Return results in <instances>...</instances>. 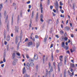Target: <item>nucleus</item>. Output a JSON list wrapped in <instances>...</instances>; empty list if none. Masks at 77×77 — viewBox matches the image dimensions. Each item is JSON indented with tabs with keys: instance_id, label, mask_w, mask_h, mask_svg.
<instances>
[{
	"instance_id": "obj_41",
	"label": "nucleus",
	"mask_w": 77,
	"mask_h": 77,
	"mask_svg": "<svg viewBox=\"0 0 77 77\" xmlns=\"http://www.w3.org/2000/svg\"><path fill=\"white\" fill-rule=\"evenodd\" d=\"M29 40V39L27 38H26L25 40V42H27L28 40Z\"/></svg>"
},
{
	"instance_id": "obj_2",
	"label": "nucleus",
	"mask_w": 77,
	"mask_h": 77,
	"mask_svg": "<svg viewBox=\"0 0 77 77\" xmlns=\"http://www.w3.org/2000/svg\"><path fill=\"white\" fill-rule=\"evenodd\" d=\"M54 5H55V6L56 8V10L57 11V12H58V2H57V1L56 2V3L54 4Z\"/></svg>"
},
{
	"instance_id": "obj_53",
	"label": "nucleus",
	"mask_w": 77,
	"mask_h": 77,
	"mask_svg": "<svg viewBox=\"0 0 77 77\" xmlns=\"http://www.w3.org/2000/svg\"><path fill=\"white\" fill-rule=\"evenodd\" d=\"M26 3H27V4H29V3H30V1H29L28 2H27Z\"/></svg>"
},
{
	"instance_id": "obj_27",
	"label": "nucleus",
	"mask_w": 77,
	"mask_h": 77,
	"mask_svg": "<svg viewBox=\"0 0 77 77\" xmlns=\"http://www.w3.org/2000/svg\"><path fill=\"white\" fill-rule=\"evenodd\" d=\"M70 65L72 68H74V64L73 63H71Z\"/></svg>"
},
{
	"instance_id": "obj_57",
	"label": "nucleus",
	"mask_w": 77,
	"mask_h": 77,
	"mask_svg": "<svg viewBox=\"0 0 77 77\" xmlns=\"http://www.w3.org/2000/svg\"><path fill=\"white\" fill-rule=\"evenodd\" d=\"M60 11H61V13H62L63 14L64 13V11L62 10H60Z\"/></svg>"
},
{
	"instance_id": "obj_3",
	"label": "nucleus",
	"mask_w": 77,
	"mask_h": 77,
	"mask_svg": "<svg viewBox=\"0 0 77 77\" xmlns=\"http://www.w3.org/2000/svg\"><path fill=\"white\" fill-rule=\"evenodd\" d=\"M38 18H39V14H38V12L36 14V16L35 17L36 22H38Z\"/></svg>"
},
{
	"instance_id": "obj_18",
	"label": "nucleus",
	"mask_w": 77,
	"mask_h": 77,
	"mask_svg": "<svg viewBox=\"0 0 77 77\" xmlns=\"http://www.w3.org/2000/svg\"><path fill=\"white\" fill-rule=\"evenodd\" d=\"M65 29H66V30L68 31L69 30V29H70V28H69V27H68V26H66V27H65Z\"/></svg>"
},
{
	"instance_id": "obj_62",
	"label": "nucleus",
	"mask_w": 77,
	"mask_h": 77,
	"mask_svg": "<svg viewBox=\"0 0 77 77\" xmlns=\"http://www.w3.org/2000/svg\"><path fill=\"white\" fill-rule=\"evenodd\" d=\"M31 7H32V6H31V5H29V9H30V8H31Z\"/></svg>"
},
{
	"instance_id": "obj_8",
	"label": "nucleus",
	"mask_w": 77,
	"mask_h": 77,
	"mask_svg": "<svg viewBox=\"0 0 77 77\" xmlns=\"http://www.w3.org/2000/svg\"><path fill=\"white\" fill-rule=\"evenodd\" d=\"M33 44V43L32 42H29L28 43V47H29V46H30V45H32Z\"/></svg>"
},
{
	"instance_id": "obj_30",
	"label": "nucleus",
	"mask_w": 77,
	"mask_h": 77,
	"mask_svg": "<svg viewBox=\"0 0 77 77\" xmlns=\"http://www.w3.org/2000/svg\"><path fill=\"white\" fill-rule=\"evenodd\" d=\"M54 59V58L53 57V54L51 55V60L52 61H53V59Z\"/></svg>"
},
{
	"instance_id": "obj_34",
	"label": "nucleus",
	"mask_w": 77,
	"mask_h": 77,
	"mask_svg": "<svg viewBox=\"0 0 77 77\" xmlns=\"http://www.w3.org/2000/svg\"><path fill=\"white\" fill-rule=\"evenodd\" d=\"M40 18H44L43 17V14H41L40 15Z\"/></svg>"
},
{
	"instance_id": "obj_33",
	"label": "nucleus",
	"mask_w": 77,
	"mask_h": 77,
	"mask_svg": "<svg viewBox=\"0 0 77 77\" xmlns=\"http://www.w3.org/2000/svg\"><path fill=\"white\" fill-rule=\"evenodd\" d=\"M50 0H48L47 3H48V5H50Z\"/></svg>"
},
{
	"instance_id": "obj_15",
	"label": "nucleus",
	"mask_w": 77,
	"mask_h": 77,
	"mask_svg": "<svg viewBox=\"0 0 77 77\" xmlns=\"http://www.w3.org/2000/svg\"><path fill=\"white\" fill-rule=\"evenodd\" d=\"M32 24V19H31L30 21V24L29 25V27H32V25H31V24Z\"/></svg>"
},
{
	"instance_id": "obj_40",
	"label": "nucleus",
	"mask_w": 77,
	"mask_h": 77,
	"mask_svg": "<svg viewBox=\"0 0 77 77\" xmlns=\"http://www.w3.org/2000/svg\"><path fill=\"white\" fill-rule=\"evenodd\" d=\"M28 61L29 62H32L33 60H31V59H30Z\"/></svg>"
},
{
	"instance_id": "obj_10",
	"label": "nucleus",
	"mask_w": 77,
	"mask_h": 77,
	"mask_svg": "<svg viewBox=\"0 0 77 77\" xmlns=\"http://www.w3.org/2000/svg\"><path fill=\"white\" fill-rule=\"evenodd\" d=\"M23 74H24V73H25V72L26 71V67H23Z\"/></svg>"
},
{
	"instance_id": "obj_14",
	"label": "nucleus",
	"mask_w": 77,
	"mask_h": 77,
	"mask_svg": "<svg viewBox=\"0 0 77 77\" xmlns=\"http://www.w3.org/2000/svg\"><path fill=\"white\" fill-rule=\"evenodd\" d=\"M20 22V15H18L17 17V24H19Z\"/></svg>"
},
{
	"instance_id": "obj_52",
	"label": "nucleus",
	"mask_w": 77,
	"mask_h": 77,
	"mask_svg": "<svg viewBox=\"0 0 77 77\" xmlns=\"http://www.w3.org/2000/svg\"><path fill=\"white\" fill-rule=\"evenodd\" d=\"M65 48H66V50H68V46H65Z\"/></svg>"
},
{
	"instance_id": "obj_28",
	"label": "nucleus",
	"mask_w": 77,
	"mask_h": 77,
	"mask_svg": "<svg viewBox=\"0 0 77 77\" xmlns=\"http://www.w3.org/2000/svg\"><path fill=\"white\" fill-rule=\"evenodd\" d=\"M8 15H7L6 16V17L5 19V22H6L7 21V20H8Z\"/></svg>"
},
{
	"instance_id": "obj_46",
	"label": "nucleus",
	"mask_w": 77,
	"mask_h": 77,
	"mask_svg": "<svg viewBox=\"0 0 77 77\" xmlns=\"http://www.w3.org/2000/svg\"><path fill=\"white\" fill-rule=\"evenodd\" d=\"M35 38H36V39H38L39 38V36L37 35H35Z\"/></svg>"
},
{
	"instance_id": "obj_60",
	"label": "nucleus",
	"mask_w": 77,
	"mask_h": 77,
	"mask_svg": "<svg viewBox=\"0 0 77 77\" xmlns=\"http://www.w3.org/2000/svg\"><path fill=\"white\" fill-rule=\"evenodd\" d=\"M70 69H71V70H70V71H71V72H74L73 71H74V70H73L72 69H71V68H70Z\"/></svg>"
},
{
	"instance_id": "obj_32",
	"label": "nucleus",
	"mask_w": 77,
	"mask_h": 77,
	"mask_svg": "<svg viewBox=\"0 0 77 77\" xmlns=\"http://www.w3.org/2000/svg\"><path fill=\"white\" fill-rule=\"evenodd\" d=\"M39 44L38 43H37L36 47L37 48H38V47H39Z\"/></svg>"
},
{
	"instance_id": "obj_45",
	"label": "nucleus",
	"mask_w": 77,
	"mask_h": 77,
	"mask_svg": "<svg viewBox=\"0 0 77 77\" xmlns=\"http://www.w3.org/2000/svg\"><path fill=\"white\" fill-rule=\"evenodd\" d=\"M64 39L65 40V41H66L67 40H68V38H67V37H65L64 38Z\"/></svg>"
},
{
	"instance_id": "obj_21",
	"label": "nucleus",
	"mask_w": 77,
	"mask_h": 77,
	"mask_svg": "<svg viewBox=\"0 0 77 77\" xmlns=\"http://www.w3.org/2000/svg\"><path fill=\"white\" fill-rule=\"evenodd\" d=\"M62 47L63 48L64 47H65V42H63L62 44Z\"/></svg>"
},
{
	"instance_id": "obj_25",
	"label": "nucleus",
	"mask_w": 77,
	"mask_h": 77,
	"mask_svg": "<svg viewBox=\"0 0 77 77\" xmlns=\"http://www.w3.org/2000/svg\"><path fill=\"white\" fill-rule=\"evenodd\" d=\"M53 66H51V68L50 71H50L51 72H53Z\"/></svg>"
},
{
	"instance_id": "obj_51",
	"label": "nucleus",
	"mask_w": 77,
	"mask_h": 77,
	"mask_svg": "<svg viewBox=\"0 0 77 77\" xmlns=\"http://www.w3.org/2000/svg\"><path fill=\"white\" fill-rule=\"evenodd\" d=\"M13 17H12V22H11V24L12 25V24H13Z\"/></svg>"
},
{
	"instance_id": "obj_42",
	"label": "nucleus",
	"mask_w": 77,
	"mask_h": 77,
	"mask_svg": "<svg viewBox=\"0 0 77 77\" xmlns=\"http://www.w3.org/2000/svg\"><path fill=\"white\" fill-rule=\"evenodd\" d=\"M16 54L17 55V56H20V54L19 53H17Z\"/></svg>"
},
{
	"instance_id": "obj_23",
	"label": "nucleus",
	"mask_w": 77,
	"mask_h": 77,
	"mask_svg": "<svg viewBox=\"0 0 77 77\" xmlns=\"http://www.w3.org/2000/svg\"><path fill=\"white\" fill-rule=\"evenodd\" d=\"M23 77H30V75H27V74H26Z\"/></svg>"
},
{
	"instance_id": "obj_36",
	"label": "nucleus",
	"mask_w": 77,
	"mask_h": 77,
	"mask_svg": "<svg viewBox=\"0 0 77 77\" xmlns=\"http://www.w3.org/2000/svg\"><path fill=\"white\" fill-rule=\"evenodd\" d=\"M49 68H50V67H51V63H50V62L49 63Z\"/></svg>"
},
{
	"instance_id": "obj_44",
	"label": "nucleus",
	"mask_w": 77,
	"mask_h": 77,
	"mask_svg": "<svg viewBox=\"0 0 77 77\" xmlns=\"http://www.w3.org/2000/svg\"><path fill=\"white\" fill-rule=\"evenodd\" d=\"M43 63H44V62H45V58H43Z\"/></svg>"
},
{
	"instance_id": "obj_37",
	"label": "nucleus",
	"mask_w": 77,
	"mask_h": 77,
	"mask_svg": "<svg viewBox=\"0 0 77 77\" xmlns=\"http://www.w3.org/2000/svg\"><path fill=\"white\" fill-rule=\"evenodd\" d=\"M4 16L6 17V11H4Z\"/></svg>"
},
{
	"instance_id": "obj_7",
	"label": "nucleus",
	"mask_w": 77,
	"mask_h": 77,
	"mask_svg": "<svg viewBox=\"0 0 77 77\" xmlns=\"http://www.w3.org/2000/svg\"><path fill=\"white\" fill-rule=\"evenodd\" d=\"M40 7H41V13L42 14V12H43V10L42 9H43V7H42V4H40Z\"/></svg>"
},
{
	"instance_id": "obj_22",
	"label": "nucleus",
	"mask_w": 77,
	"mask_h": 77,
	"mask_svg": "<svg viewBox=\"0 0 77 77\" xmlns=\"http://www.w3.org/2000/svg\"><path fill=\"white\" fill-rule=\"evenodd\" d=\"M19 46H20V42H19L17 45V50H19Z\"/></svg>"
},
{
	"instance_id": "obj_6",
	"label": "nucleus",
	"mask_w": 77,
	"mask_h": 77,
	"mask_svg": "<svg viewBox=\"0 0 77 77\" xmlns=\"http://www.w3.org/2000/svg\"><path fill=\"white\" fill-rule=\"evenodd\" d=\"M67 59V57L66 56H65L64 57V64L65 65H66V60Z\"/></svg>"
},
{
	"instance_id": "obj_64",
	"label": "nucleus",
	"mask_w": 77,
	"mask_h": 77,
	"mask_svg": "<svg viewBox=\"0 0 77 77\" xmlns=\"http://www.w3.org/2000/svg\"><path fill=\"white\" fill-rule=\"evenodd\" d=\"M70 51L71 52H72V53L73 52V51L72 49H70Z\"/></svg>"
},
{
	"instance_id": "obj_9",
	"label": "nucleus",
	"mask_w": 77,
	"mask_h": 77,
	"mask_svg": "<svg viewBox=\"0 0 77 77\" xmlns=\"http://www.w3.org/2000/svg\"><path fill=\"white\" fill-rule=\"evenodd\" d=\"M15 38V43L16 44H17V43H18V36H16Z\"/></svg>"
},
{
	"instance_id": "obj_17",
	"label": "nucleus",
	"mask_w": 77,
	"mask_h": 77,
	"mask_svg": "<svg viewBox=\"0 0 77 77\" xmlns=\"http://www.w3.org/2000/svg\"><path fill=\"white\" fill-rule=\"evenodd\" d=\"M22 30L21 31V33H20V41L21 42V40L22 39V35H21V34H22Z\"/></svg>"
},
{
	"instance_id": "obj_39",
	"label": "nucleus",
	"mask_w": 77,
	"mask_h": 77,
	"mask_svg": "<svg viewBox=\"0 0 77 77\" xmlns=\"http://www.w3.org/2000/svg\"><path fill=\"white\" fill-rule=\"evenodd\" d=\"M53 6L51 5L50 6V8L51 9V10H52V9H53Z\"/></svg>"
},
{
	"instance_id": "obj_26",
	"label": "nucleus",
	"mask_w": 77,
	"mask_h": 77,
	"mask_svg": "<svg viewBox=\"0 0 77 77\" xmlns=\"http://www.w3.org/2000/svg\"><path fill=\"white\" fill-rule=\"evenodd\" d=\"M60 35H63V34L64 33V32H63L62 30L60 31Z\"/></svg>"
},
{
	"instance_id": "obj_59",
	"label": "nucleus",
	"mask_w": 77,
	"mask_h": 77,
	"mask_svg": "<svg viewBox=\"0 0 77 77\" xmlns=\"http://www.w3.org/2000/svg\"><path fill=\"white\" fill-rule=\"evenodd\" d=\"M26 57L27 59H29V55L27 54L26 55Z\"/></svg>"
},
{
	"instance_id": "obj_4",
	"label": "nucleus",
	"mask_w": 77,
	"mask_h": 77,
	"mask_svg": "<svg viewBox=\"0 0 77 77\" xmlns=\"http://www.w3.org/2000/svg\"><path fill=\"white\" fill-rule=\"evenodd\" d=\"M47 38H48V35H47L45 36L43 41V42L45 44H46V42H47Z\"/></svg>"
},
{
	"instance_id": "obj_11",
	"label": "nucleus",
	"mask_w": 77,
	"mask_h": 77,
	"mask_svg": "<svg viewBox=\"0 0 77 77\" xmlns=\"http://www.w3.org/2000/svg\"><path fill=\"white\" fill-rule=\"evenodd\" d=\"M2 8H3V4H0V12L2 11Z\"/></svg>"
},
{
	"instance_id": "obj_31",
	"label": "nucleus",
	"mask_w": 77,
	"mask_h": 77,
	"mask_svg": "<svg viewBox=\"0 0 77 77\" xmlns=\"http://www.w3.org/2000/svg\"><path fill=\"white\" fill-rule=\"evenodd\" d=\"M13 65H16V62L14 61L13 62Z\"/></svg>"
},
{
	"instance_id": "obj_58",
	"label": "nucleus",
	"mask_w": 77,
	"mask_h": 77,
	"mask_svg": "<svg viewBox=\"0 0 77 77\" xmlns=\"http://www.w3.org/2000/svg\"><path fill=\"white\" fill-rule=\"evenodd\" d=\"M7 43H8V42H6V41H5L4 44H5V45H7Z\"/></svg>"
},
{
	"instance_id": "obj_50",
	"label": "nucleus",
	"mask_w": 77,
	"mask_h": 77,
	"mask_svg": "<svg viewBox=\"0 0 77 77\" xmlns=\"http://www.w3.org/2000/svg\"><path fill=\"white\" fill-rule=\"evenodd\" d=\"M36 69L38 70V65H37L36 66Z\"/></svg>"
},
{
	"instance_id": "obj_35",
	"label": "nucleus",
	"mask_w": 77,
	"mask_h": 77,
	"mask_svg": "<svg viewBox=\"0 0 77 77\" xmlns=\"http://www.w3.org/2000/svg\"><path fill=\"white\" fill-rule=\"evenodd\" d=\"M58 23H59V19H58L57 20L56 24H57Z\"/></svg>"
},
{
	"instance_id": "obj_19",
	"label": "nucleus",
	"mask_w": 77,
	"mask_h": 77,
	"mask_svg": "<svg viewBox=\"0 0 77 77\" xmlns=\"http://www.w3.org/2000/svg\"><path fill=\"white\" fill-rule=\"evenodd\" d=\"M60 63H59L58 64V70L59 72H60V66H59V64Z\"/></svg>"
},
{
	"instance_id": "obj_20",
	"label": "nucleus",
	"mask_w": 77,
	"mask_h": 77,
	"mask_svg": "<svg viewBox=\"0 0 77 77\" xmlns=\"http://www.w3.org/2000/svg\"><path fill=\"white\" fill-rule=\"evenodd\" d=\"M75 3H74L72 5V8L74 10H75Z\"/></svg>"
},
{
	"instance_id": "obj_16",
	"label": "nucleus",
	"mask_w": 77,
	"mask_h": 77,
	"mask_svg": "<svg viewBox=\"0 0 77 77\" xmlns=\"http://www.w3.org/2000/svg\"><path fill=\"white\" fill-rule=\"evenodd\" d=\"M7 40L8 41H10V36L8 35L7 37Z\"/></svg>"
},
{
	"instance_id": "obj_38",
	"label": "nucleus",
	"mask_w": 77,
	"mask_h": 77,
	"mask_svg": "<svg viewBox=\"0 0 77 77\" xmlns=\"http://www.w3.org/2000/svg\"><path fill=\"white\" fill-rule=\"evenodd\" d=\"M7 50L8 51H9V45L7 46Z\"/></svg>"
},
{
	"instance_id": "obj_29",
	"label": "nucleus",
	"mask_w": 77,
	"mask_h": 77,
	"mask_svg": "<svg viewBox=\"0 0 77 77\" xmlns=\"http://www.w3.org/2000/svg\"><path fill=\"white\" fill-rule=\"evenodd\" d=\"M4 38H6V31H4Z\"/></svg>"
},
{
	"instance_id": "obj_47",
	"label": "nucleus",
	"mask_w": 77,
	"mask_h": 77,
	"mask_svg": "<svg viewBox=\"0 0 77 77\" xmlns=\"http://www.w3.org/2000/svg\"><path fill=\"white\" fill-rule=\"evenodd\" d=\"M66 53H68V54H70V52H69V51H66Z\"/></svg>"
},
{
	"instance_id": "obj_24",
	"label": "nucleus",
	"mask_w": 77,
	"mask_h": 77,
	"mask_svg": "<svg viewBox=\"0 0 77 77\" xmlns=\"http://www.w3.org/2000/svg\"><path fill=\"white\" fill-rule=\"evenodd\" d=\"M34 59L35 60H37L38 59V57H36V56L35 55L34 57Z\"/></svg>"
},
{
	"instance_id": "obj_56",
	"label": "nucleus",
	"mask_w": 77,
	"mask_h": 77,
	"mask_svg": "<svg viewBox=\"0 0 77 77\" xmlns=\"http://www.w3.org/2000/svg\"><path fill=\"white\" fill-rule=\"evenodd\" d=\"M3 61L4 62H6V60L5 59V58H3Z\"/></svg>"
},
{
	"instance_id": "obj_48",
	"label": "nucleus",
	"mask_w": 77,
	"mask_h": 77,
	"mask_svg": "<svg viewBox=\"0 0 77 77\" xmlns=\"http://www.w3.org/2000/svg\"><path fill=\"white\" fill-rule=\"evenodd\" d=\"M40 21L42 22H44V20H43V19L42 18H40Z\"/></svg>"
},
{
	"instance_id": "obj_54",
	"label": "nucleus",
	"mask_w": 77,
	"mask_h": 77,
	"mask_svg": "<svg viewBox=\"0 0 77 77\" xmlns=\"http://www.w3.org/2000/svg\"><path fill=\"white\" fill-rule=\"evenodd\" d=\"M60 6H62V2L61 1L60 2Z\"/></svg>"
},
{
	"instance_id": "obj_55",
	"label": "nucleus",
	"mask_w": 77,
	"mask_h": 77,
	"mask_svg": "<svg viewBox=\"0 0 77 77\" xmlns=\"http://www.w3.org/2000/svg\"><path fill=\"white\" fill-rule=\"evenodd\" d=\"M32 40L33 41H35V38L34 37H33L32 38Z\"/></svg>"
},
{
	"instance_id": "obj_49",
	"label": "nucleus",
	"mask_w": 77,
	"mask_h": 77,
	"mask_svg": "<svg viewBox=\"0 0 77 77\" xmlns=\"http://www.w3.org/2000/svg\"><path fill=\"white\" fill-rule=\"evenodd\" d=\"M64 36L66 37L67 36V34H66V33L65 32L64 33Z\"/></svg>"
},
{
	"instance_id": "obj_63",
	"label": "nucleus",
	"mask_w": 77,
	"mask_h": 77,
	"mask_svg": "<svg viewBox=\"0 0 77 77\" xmlns=\"http://www.w3.org/2000/svg\"><path fill=\"white\" fill-rule=\"evenodd\" d=\"M54 68L55 70H56V66H54Z\"/></svg>"
},
{
	"instance_id": "obj_13",
	"label": "nucleus",
	"mask_w": 77,
	"mask_h": 77,
	"mask_svg": "<svg viewBox=\"0 0 77 77\" xmlns=\"http://www.w3.org/2000/svg\"><path fill=\"white\" fill-rule=\"evenodd\" d=\"M15 31H16L17 33L18 32V29L16 26H15Z\"/></svg>"
},
{
	"instance_id": "obj_12",
	"label": "nucleus",
	"mask_w": 77,
	"mask_h": 77,
	"mask_svg": "<svg viewBox=\"0 0 77 77\" xmlns=\"http://www.w3.org/2000/svg\"><path fill=\"white\" fill-rule=\"evenodd\" d=\"M33 17H34V11H33L32 12L31 18H33Z\"/></svg>"
},
{
	"instance_id": "obj_1",
	"label": "nucleus",
	"mask_w": 77,
	"mask_h": 77,
	"mask_svg": "<svg viewBox=\"0 0 77 77\" xmlns=\"http://www.w3.org/2000/svg\"><path fill=\"white\" fill-rule=\"evenodd\" d=\"M34 64L33 62H31L30 64H29V62H28L26 64V68L28 69H30V66H34Z\"/></svg>"
},
{
	"instance_id": "obj_5",
	"label": "nucleus",
	"mask_w": 77,
	"mask_h": 77,
	"mask_svg": "<svg viewBox=\"0 0 77 77\" xmlns=\"http://www.w3.org/2000/svg\"><path fill=\"white\" fill-rule=\"evenodd\" d=\"M15 53H14L12 54V59H13V60H14V59H15Z\"/></svg>"
},
{
	"instance_id": "obj_61",
	"label": "nucleus",
	"mask_w": 77,
	"mask_h": 77,
	"mask_svg": "<svg viewBox=\"0 0 77 77\" xmlns=\"http://www.w3.org/2000/svg\"><path fill=\"white\" fill-rule=\"evenodd\" d=\"M4 66H5V64H2L1 65V67H2V68H3L4 67Z\"/></svg>"
},
{
	"instance_id": "obj_43",
	"label": "nucleus",
	"mask_w": 77,
	"mask_h": 77,
	"mask_svg": "<svg viewBox=\"0 0 77 77\" xmlns=\"http://www.w3.org/2000/svg\"><path fill=\"white\" fill-rule=\"evenodd\" d=\"M64 77H66V72H64Z\"/></svg>"
}]
</instances>
